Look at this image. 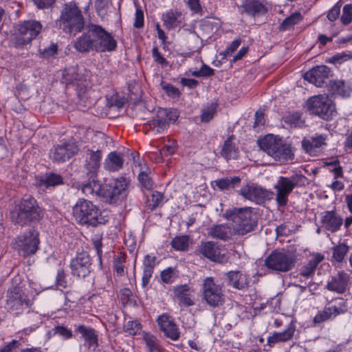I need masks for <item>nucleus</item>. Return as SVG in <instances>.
Here are the masks:
<instances>
[{
	"label": "nucleus",
	"mask_w": 352,
	"mask_h": 352,
	"mask_svg": "<svg viewBox=\"0 0 352 352\" xmlns=\"http://www.w3.org/2000/svg\"><path fill=\"white\" fill-rule=\"evenodd\" d=\"M296 331V326L291 322L287 327L281 332H274L267 338V344L274 346L276 344L285 342L292 339Z\"/></svg>",
	"instance_id": "30"
},
{
	"label": "nucleus",
	"mask_w": 352,
	"mask_h": 352,
	"mask_svg": "<svg viewBox=\"0 0 352 352\" xmlns=\"http://www.w3.org/2000/svg\"><path fill=\"white\" fill-rule=\"evenodd\" d=\"M321 226L332 233L340 230L343 219L336 210H326L320 214Z\"/></svg>",
	"instance_id": "21"
},
{
	"label": "nucleus",
	"mask_w": 352,
	"mask_h": 352,
	"mask_svg": "<svg viewBox=\"0 0 352 352\" xmlns=\"http://www.w3.org/2000/svg\"><path fill=\"white\" fill-rule=\"evenodd\" d=\"M70 268L74 276L85 278L92 270L89 255L85 252L78 254L71 261Z\"/></svg>",
	"instance_id": "16"
},
{
	"label": "nucleus",
	"mask_w": 352,
	"mask_h": 352,
	"mask_svg": "<svg viewBox=\"0 0 352 352\" xmlns=\"http://www.w3.org/2000/svg\"><path fill=\"white\" fill-rule=\"evenodd\" d=\"M123 164L122 155L116 151H111L104 160V168L110 172L118 171L122 168Z\"/></svg>",
	"instance_id": "34"
},
{
	"label": "nucleus",
	"mask_w": 352,
	"mask_h": 352,
	"mask_svg": "<svg viewBox=\"0 0 352 352\" xmlns=\"http://www.w3.org/2000/svg\"><path fill=\"white\" fill-rule=\"evenodd\" d=\"M226 276L227 285L234 289L242 290L249 286L250 280L248 276L241 271H230Z\"/></svg>",
	"instance_id": "27"
},
{
	"label": "nucleus",
	"mask_w": 352,
	"mask_h": 352,
	"mask_svg": "<svg viewBox=\"0 0 352 352\" xmlns=\"http://www.w3.org/2000/svg\"><path fill=\"white\" fill-rule=\"evenodd\" d=\"M148 124L155 133H163L169 127V122L158 111L155 118L148 121Z\"/></svg>",
	"instance_id": "39"
},
{
	"label": "nucleus",
	"mask_w": 352,
	"mask_h": 352,
	"mask_svg": "<svg viewBox=\"0 0 352 352\" xmlns=\"http://www.w3.org/2000/svg\"><path fill=\"white\" fill-rule=\"evenodd\" d=\"M306 107L310 114L317 116L324 120H331L336 115L335 104L326 94L310 97L306 101Z\"/></svg>",
	"instance_id": "9"
},
{
	"label": "nucleus",
	"mask_w": 352,
	"mask_h": 352,
	"mask_svg": "<svg viewBox=\"0 0 352 352\" xmlns=\"http://www.w3.org/2000/svg\"><path fill=\"white\" fill-rule=\"evenodd\" d=\"M79 148L73 140L61 142L50 150V158L56 162H64L77 154Z\"/></svg>",
	"instance_id": "15"
},
{
	"label": "nucleus",
	"mask_w": 352,
	"mask_h": 352,
	"mask_svg": "<svg viewBox=\"0 0 352 352\" xmlns=\"http://www.w3.org/2000/svg\"><path fill=\"white\" fill-rule=\"evenodd\" d=\"M76 331L81 334L88 349L95 352L98 347V335L96 331L91 327L82 324L77 327Z\"/></svg>",
	"instance_id": "26"
},
{
	"label": "nucleus",
	"mask_w": 352,
	"mask_h": 352,
	"mask_svg": "<svg viewBox=\"0 0 352 352\" xmlns=\"http://www.w3.org/2000/svg\"><path fill=\"white\" fill-rule=\"evenodd\" d=\"M126 261V254L120 252L116 258L113 260V268L117 274L122 276L124 273V263Z\"/></svg>",
	"instance_id": "48"
},
{
	"label": "nucleus",
	"mask_w": 352,
	"mask_h": 352,
	"mask_svg": "<svg viewBox=\"0 0 352 352\" xmlns=\"http://www.w3.org/2000/svg\"><path fill=\"white\" fill-rule=\"evenodd\" d=\"M348 311L346 301H342L339 306L325 307L318 312L313 319V327H318L322 322L333 320L337 316L345 314Z\"/></svg>",
	"instance_id": "18"
},
{
	"label": "nucleus",
	"mask_w": 352,
	"mask_h": 352,
	"mask_svg": "<svg viewBox=\"0 0 352 352\" xmlns=\"http://www.w3.org/2000/svg\"><path fill=\"white\" fill-rule=\"evenodd\" d=\"M63 183L62 177L54 173H47L36 179V185L41 188H49L62 184Z\"/></svg>",
	"instance_id": "37"
},
{
	"label": "nucleus",
	"mask_w": 352,
	"mask_h": 352,
	"mask_svg": "<svg viewBox=\"0 0 352 352\" xmlns=\"http://www.w3.org/2000/svg\"><path fill=\"white\" fill-rule=\"evenodd\" d=\"M192 292V290L186 284L177 285L174 289L175 296L177 298L179 303L186 307H189L194 304L191 299Z\"/></svg>",
	"instance_id": "35"
},
{
	"label": "nucleus",
	"mask_w": 352,
	"mask_h": 352,
	"mask_svg": "<svg viewBox=\"0 0 352 352\" xmlns=\"http://www.w3.org/2000/svg\"><path fill=\"white\" fill-rule=\"evenodd\" d=\"M160 114L169 121L175 122L179 118V112L176 109H160Z\"/></svg>",
	"instance_id": "54"
},
{
	"label": "nucleus",
	"mask_w": 352,
	"mask_h": 352,
	"mask_svg": "<svg viewBox=\"0 0 352 352\" xmlns=\"http://www.w3.org/2000/svg\"><path fill=\"white\" fill-rule=\"evenodd\" d=\"M89 182L81 186L83 194L89 197H98L108 204H116L127 196L129 181L124 177H120L109 184L102 185L95 179V176L89 175Z\"/></svg>",
	"instance_id": "2"
},
{
	"label": "nucleus",
	"mask_w": 352,
	"mask_h": 352,
	"mask_svg": "<svg viewBox=\"0 0 352 352\" xmlns=\"http://www.w3.org/2000/svg\"><path fill=\"white\" fill-rule=\"evenodd\" d=\"M92 245L94 246V248L95 249L96 252V254L98 257L100 265H102V238L100 236H96L92 239Z\"/></svg>",
	"instance_id": "58"
},
{
	"label": "nucleus",
	"mask_w": 352,
	"mask_h": 352,
	"mask_svg": "<svg viewBox=\"0 0 352 352\" xmlns=\"http://www.w3.org/2000/svg\"><path fill=\"white\" fill-rule=\"evenodd\" d=\"M241 178L239 177H226L217 179L214 181L216 186L221 190H226L234 188L239 186L241 183Z\"/></svg>",
	"instance_id": "40"
},
{
	"label": "nucleus",
	"mask_w": 352,
	"mask_h": 352,
	"mask_svg": "<svg viewBox=\"0 0 352 352\" xmlns=\"http://www.w3.org/2000/svg\"><path fill=\"white\" fill-rule=\"evenodd\" d=\"M198 252L211 261L221 264L226 263L229 260L228 254L222 253L220 249L212 241L201 243L198 248Z\"/></svg>",
	"instance_id": "20"
},
{
	"label": "nucleus",
	"mask_w": 352,
	"mask_h": 352,
	"mask_svg": "<svg viewBox=\"0 0 352 352\" xmlns=\"http://www.w3.org/2000/svg\"><path fill=\"white\" fill-rule=\"evenodd\" d=\"M239 194L244 198L257 204H263L272 198L273 192L255 184H247L239 190Z\"/></svg>",
	"instance_id": "17"
},
{
	"label": "nucleus",
	"mask_w": 352,
	"mask_h": 352,
	"mask_svg": "<svg viewBox=\"0 0 352 352\" xmlns=\"http://www.w3.org/2000/svg\"><path fill=\"white\" fill-rule=\"evenodd\" d=\"M138 180L144 188L148 190H153L154 183L147 171H141L138 175Z\"/></svg>",
	"instance_id": "49"
},
{
	"label": "nucleus",
	"mask_w": 352,
	"mask_h": 352,
	"mask_svg": "<svg viewBox=\"0 0 352 352\" xmlns=\"http://www.w3.org/2000/svg\"><path fill=\"white\" fill-rule=\"evenodd\" d=\"M222 286L214 283L213 278L207 277L202 283V298L212 307H217L224 302Z\"/></svg>",
	"instance_id": "14"
},
{
	"label": "nucleus",
	"mask_w": 352,
	"mask_h": 352,
	"mask_svg": "<svg viewBox=\"0 0 352 352\" xmlns=\"http://www.w3.org/2000/svg\"><path fill=\"white\" fill-rule=\"evenodd\" d=\"M66 274L64 270H58L56 277V285L59 287L65 289L67 287V280Z\"/></svg>",
	"instance_id": "59"
},
{
	"label": "nucleus",
	"mask_w": 352,
	"mask_h": 352,
	"mask_svg": "<svg viewBox=\"0 0 352 352\" xmlns=\"http://www.w3.org/2000/svg\"><path fill=\"white\" fill-rule=\"evenodd\" d=\"M39 244V232L35 228L25 230L15 239V249L23 257L34 254Z\"/></svg>",
	"instance_id": "13"
},
{
	"label": "nucleus",
	"mask_w": 352,
	"mask_h": 352,
	"mask_svg": "<svg viewBox=\"0 0 352 352\" xmlns=\"http://www.w3.org/2000/svg\"><path fill=\"white\" fill-rule=\"evenodd\" d=\"M307 177L300 174H294L291 177H279L274 186L276 201L278 207H284L288 202V197L295 187L305 185Z\"/></svg>",
	"instance_id": "10"
},
{
	"label": "nucleus",
	"mask_w": 352,
	"mask_h": 352,
	"mask_svg": "<svg viewBox=\"0 0 352 352\" xmlns=\"http://www.w3.org/2000/svg\"><path fill=\"white\" fill-rule=\"evenodd\" d=\"M72 214L76 222L82 226L96 227L104 223L98 206L84 198H79L73 206Z\"/></svg>",
	"instance_id": "5"
},
{
	"label": "nucleus",
	"mask_w": 352,
	"mask_h": 352,
	"mask_svg": "<svg viewBox=\"0 0 352 352\" xmlns=\"http://www.w3.org/2000/svg\"><path fill=\"white\" fill-rule=\"evenodd\" d=\"M44 209L32 196L23 197L11 211L12 221L21 226H28L39 222L44 217Z\"/></svg>",
	"instance_id": "3"
},
{
	"label": "nucleus",
	"mask_w": 352,
	"mask_h": 352,
	"mask_svg": "<svg viewBox=\"0 0 352 352\" xmlns=\"http://www.w3.org/2000/svg\"><path fill=\"white\" fill-rule=\"evenodd\" d=\"M31 305V300L20 286H12L8 289L6 307L12 314L19 316Z\"/></svg>",
	"instance_id": "12"
},
{
	"label": "nucleus",
	"mask_w": 352,
	"mask_h": 352,
	"mask_svg": "<svg viewBox=\"0 0 352 352\" xmlns=\"http://www.w3.org/2000/svg\"><path fill=\"white\" fill-rule=\"evenodd\" d=\"M340 21L345 25L352 22V4H346L343 7Z\"/></svg>",
	"instance_id": "56"
},
{
	"label": "nucleus",
	"mask_w": 352,
	"mask_h": 352,
	"mask_svg": "<svg viewBox=\"0 0 352 352\" xmlns=\"http://www.w3.org/2000/svg\"><path fill=\"white\" fill-rule=\"evenodd\" d=\"M349 250V245L344 242L340 241L332 248L333 258L338 263H342Z\"/></svg>",
	"instance_id": "43"
},
{
	"label": "nucleus",
	"mask_w": 352,
	"mask_h": 352,
	"mask_svg": "<svg viewBox=\"0 0 352 352\" xmlns=\"http://www.w3.org/2000/svg\"><path fill=\"white\" fill-rule=\"evenodd\" d=\"M164 26L168 30L175 29L184 21L182 12L177 10H169L162 16Z\"/></svg>",
	"instance_id": "32"
},
{
	"label": "nucleus",
	"mask_w": 352,
	"mask_h": 352,
	"mask_svg": "<svg viewBox=\"0 0 352 352\" xmlns=\"http://www.w3.org/2000/svg\"><path fill=\"white\" fill-rule=\"evenodd\" d=\"M349 281L350 276L344 272H341L329 279L326 288L338 294H343L346 292Z\"/></svg>",
	"instance_id": "25"
},
{
	"label": "nucleus",
	"mask_w": 352,
	"mask_h": 352,
	"mask_svg": "<svg viewBox=\"0 0 352 352\" xmlns=\"http://www.w3.org/2000/svg\"><path fill=\"white\" fill-rule=\"evenodd\" d=\"M144 12L140 8H137L135 11V18L133 26L136 28H141L144 26Z\"/></svg>",
	"instance_id": "64"
},
{
	"label": "nucleus",
	"mask_w": 352,
	"mask_h": 352,
	"mask_svg": "<svg viewBox=\"0 0 352 352\" xmlns=\"http://www.w3.org/2000/svg\"><path fill=\"white\" fill-rule=\"evenodd\" d=\"M342 3L339 1L329 11L327 19L331 21H334L338 19L340 13Z\"/></svg>",
	"instance_id": "61"
},
{
	"label": "nucleus",
	"mask_w": 352,
	"mask_h": 352,
	"mask_svg": "<svg viewBox=\"0 0 352 352\" xmlns=\"http://www.w3.org/2000/svg\"><path fill=\"white\" fill-rule=\"evenodd\" d=\"M161 86L166 94L172 98H179L181 95L179 89L170 83L162 82Z\"/></svg>",
	"instance_id": "50"
},
{
	"label": "nucleus",
	"mask_w": 352,
	"mask_h": 352,
	"mask_svg": "<svg viewBox=\"0 0 352 352\" xmlns=\"http://www.w3.org/2000/svg\"><path fill=\"white\" fill-rule=\"evenodd\" d=\"M267 269L276 272H287L292 270L296 263V256L289 251H272L265 259Z\"/></svg>",
	"instance_id": "11"
},
{
	"label": "nucleus",
	"mask_w": 352,
	"mask_h": 352,
	"mask_svg": "<svg viewBox=\"0 0 352 352\" xmlns=\"http://www.w3.org/2000/svg\"><path fill=\"white\" fill-rule=\"evenodd\" d=\"M124 331L131 335L138 334L141 329L142 324L137 320L128 321L124 324Z\"/></svg>",
	"instance_id": "53"
},
{
	"label": "nucleus",
	"mask_w": 352,
	"mask_h": 352,
	"mask_svg": "<svg viewBox=\"0 0 352 352\" xmlns=\"http://www.w3.org/2000/svg\"><path fill=\"white\" fill-rule=\"evenodd\" d=\"M58 54V45L56 43L51 42L50 45L44 49H39L38 54L40 58L47 59L54 58Z\"/></svg>",
	"instance_id": "46"
},
{
	"label": "nucleus",
	"mask_w": 352,
	"mask_h": 352,
	"mask_svg": "<svg viewBox=\"0 0 352 352\" xmlns=\"http://www.w3.org/2000/svg\"><path fill=\"white\" fill-rule=\"evenodd\" d=\"M195 77H210L214 75V69L206 64H203L201 69L198 71L192 72Z\"/></svg>",
	"instance_id": "57"
},
{
	"label": "nucleus",
	"mask_w": 352,
	"mask_h": 352,
	"mask_svg": "<svg viewBox=\"0 0 352 352\" xmlns=\"http://www.w3.org/2000/svg\"><path fill=\"white\" fill-rule=\"evenodd\" d=\"M223 215L232 221L233 230L238 235L254 231L258 225V214L251 207L232 208L227 210Z\"/></svg>",
	"instance_id": "4"
},
{
	"label": "nucleus",
	"mask_w": 352,
	"mask_h": 352,
	"mask_svg": "<svg viewBox=\"0 0 352 352\" xmlns=\"http://www.w3.org/2000/svg\"><path fill=\"white\" fill-rule=\"evenodd\" d=\"M327 135L316 134L302 140V147L311 156H318L327 146Z\"/></svg>",
	"instance_id": "19"
},
{
	"label": "nucleus",
	"mask_w": 352,
	"mask_h": 352,
	"mask_svg": "<svg viewBox=\"0 0 352 352\" xmlns=\"http://www.w3.org/2000/svg\"><path fill=\"white\" fill-rule=\"evenodd\" d=\"M85 153V168L88 175H91V177L96 176L100 166L102 157V151L87 148Z\"/></svg>",
	"instance_id": "24"
},
{
	"label": "nucleus",
	"mask_w": 352,
	"mask_h": 352,
	"mask_svg": "<svg viewBox=\"0 0 352 352\" xmlns=\"http://www.w3.org/2000/svg\"><path fill=\"white\" fill-rule=\"evenodd\" d=\"M89 72L85 69L77 66V72L74 79L73 86H76L79 89L78 96L80 98L85 97L89 87L88 78Z\"/></svg>",
	"instance_id": "33"
},
{
	"label": "nucleus",
	"mask_w": 352,
	"mask_h": 352,
	"mask_svg": "<svg viewBox=\"0 0 352 352\" xmlns=\"http://www.w3.org/2000/svg\"><path fill=\"white\" fill-rule=\"evenodd\" d=\"M208 234L213 239L226 241L230 238V228L226 224L214 225L208 229Z\"/></svg>",
	"instance_id": "38"
},
{
	"label": "nucleus",
	"mask_w": 352,
	"mask_h": 352,
	"mask_svg": "<svg viewBox=\"0 0 352 352\" xmlns=\"http://www.w3.org/2000/svg\"><path fill=\"white\" fill-rule=\"evenodd\" d=\"M351 58V56L345 52L338 53L330 58L329 63L340 64Z\"/></svg>",
	"instance_id": "63"
},
{
	"label": "nucleus",
	"mask_w": 352,
	"mask_h": 352,
	"mask_svg": "<svg viewBox=\"0 0 352 352\" xmlns=\"http://www.w3.org/2000/svg\"><path fill=\"white\" fill-rule=\"evenodd\" d=\"M261 150L280 163H285L294 158L291 146L274 135H267L259 142Z\"/></svg>",
	"instance_id": "6"
},
{
	"label": "nucleus",
	"mask_w": 352,
	"mask_h": 352,
	"mask_svg": "<svg viewBox=\"0 0 352 352\" xmlns=\"http://www.w3.org/2000/svg\"><path fill=\"white\" fill-rule=\"evenodd\" d=\"M156 256L146 254L143 261V275L142 278V285L145 287L149 283L150 278L153 273L156 265Z\"/></svg>",
	"instance_id": "36"
},
{
	"label": "nucleus",
	"mask_w": 352,
	"mask_h": 352,
	"mask_svg": "<svg viewBox=\"0 0 352 352\" xmlns=\"http://www.w3.org/2000/svg\"><path fill=\"white\" fill-rule=\"evenodd\" d=\"M158 325L164 336L172 340H177L179 338L180 333L177 326L170 319V317L164 314L160 316L157 320Z\"/></svg>",
	"instance_id": "23"
},
{
	"label": "nucleus",
	"mask_w": 352,
	"mask_h": 352,
	"mask_svg": "<svg viewBox=\"0 0 352 352\" xmlns=\"http://www.w3.org/2000/svg\"><path fill=\"white\" fill-rule=\"evenodd\" d=\"M329 91L332 95L348 98L352 91L351 83L343 80H331L328 84Z\"/></svg>",
	"instance_id": "29"
},
{
	"label": "nucleus",
	"mask_w": 352,
	"mask_h": 352,
	"mask_svg": "<svg viewBox=\"0 0 352 352\" xmlns=\"http://www.w3.org/2000/svg\"><path fill=\"white\" fill-rule=\"evenodd\" d=\"M60 26L63 31L74 34L80 32L85 26L84 16L81 10L74 3L65 4L60 16Z\"/></svg>",
	"instance_id": "7"
},
{
	"label": "nucleus",
	"mask_w": 352,
	"mask_h": 352,
	"mask_svg": "<svg viewBox=\"0 0 352 352\" xmlns=\"http://www.w3.org/2000/svg\"><path fill=\"white\" fill-rule=\"evenodd\" d=\"M52 331H54V335H57L65 340H68L73 336L72 331L70 329L62 325L54 327V328L52 329Z\"/></svg>",
	"instance_id": "55"
},
{
	"label": "nucleus",
	"mask_w": 352,
	"mask_h": 352,
	"mask_svg": "<svg viewBox=\"0 0 352 352\" xmlns=\"http://www.w3.org/2000/svg\"><path fill=\"white\" fill-rule=\"evenodd\" d=\"M241 12L251 16H260L267 12L265 6L258 0H245L239 8Z\"/></svg>",
	"instance_id": "31"
},
{
	"label": "nucleus",
	"mask_w": 352,
	"mask_h": 352,
	"mask_svg": "<svg viewBox=\"0 0 352 352\" xmlns=\"http://www.w3.org/2000/svg\"><path fill=\"white\" fill-rule=\"evenodd\" d=\"M164 195L158 191L152 193L151 198L148 199V206L151 210L157 208L163 199Z\"/></svg>",
	"instance_id": "51"
},
{
	"label": "nucleus",
	"mask_w": 352,
	"mask_h": 352,
	"mask_svg": "<svg viewBox=\"0 0 352 352\" xmlns=\"http://www.w3.org/2000/svg\"><path fill=\"white\" fill-rule=\"evenodd\" d=\"M189 237L187 235H182L175 237L172 241V247L176 250L184 251L188 248Z\"/></svg>",
	"instance_id": "45"
},
{
	"label": "nucleus",
	"mask_w": 352,
	"mask_h": 352,
	"mask_svg": "<svg viewBox=\"0 0 352 352\" xmlns=\"http://www.w3.org/2000/svg\"><path fill=\"white\" fill-rule=\"evenodd\" d=\"M74 47L81 54L109 52L116 49L117 41L101 25L88 23L85 32L76 39Z\"/></svg>",
	"instance_id": "1"
},
{
	"label": "nucleus",
	"mask_w": 352,
	"mask_h": 352,
	"mask_svg": "<svg viewBox=\"0 0 352 352\" xmlns=\"http://www.w3.org/2000/svg\"><path fill=\"white\" fill-rule=\"evenodd\" d=\"M43 25L38 21L28 20L20 23L12 35L10 43L16 49H23L30 44L41 33Z\"/></svg>",
	"instance_id": "8"
},
{
	"label": "nucleus",
	"mask_w": 352,
	"mask_h": 352,
	"mask_svg": "<svg viewBox=\"0 0 352 352\" xmlns=\"http://www.w3.org/2000/svg\"><path fill=\"white\" fill-rule=\"evenodd\" d=\"M190 10L194 13L199 15L203 14V9L199 0H187L186 1Z\"/></svg>",
	"instance_id": "60"
},
{
	"label": "nucleus",
	"mask_w": 352,
	"mask_h": 352,
	"mask_svg": "<svg viewBox=\"0 0 352 352\" xmlns=\"http://www.w3.org/2000/svg\"><path fill=\"white\" fill-rule=\"evenodd\" d=\"M144 341L148 352H162L158 340L154 336L146 334L144 336Z\"/></svg>",
	"instance_id": "47"
},
{
	"label": "nucleus",
	"mask_w": 352,
	"mask_h": 352,
	"mask_svg": "<svg viewBox=\"0 0 352 352\" xmlns=\"http://www.w3.org/2000/svg\"><path fill=\"white\" fill-rule=\"evenodd\" d=\"M77 72V66H71L65 68L62 72L61 82L66 85H73L74 79Z\"/></svg>",
	"instance_id": "44"
},
{
	"label": "nucleus",
	"mask_w": 352,
	"mask_h": 352,
	"mask_svg": "<svg viewBox=\"0 0 352 352\" xmlns=\"http://www.w3.org/2000/svg\"><path fill=\"white\" fill-rule=\"evenodd\" d=\"M234 137L233 135H230L225 141L223 144L221 155L226 160H229L233 154L237 153L238 148L235 144L233 143Z\"/></svg>",
	"instance_id": "41"
},
{
	"label": "nucleus",
	"mask_w": 352,
	"mask_h": 352,
	"mask_svg": "<svg viewBox=\"0 0 352 352\" xmlns=\"http://www.w3.org/2000/svg\"><path fill=\"white\" fill-rule=\"evenodd\" d=\"M302 20V16L300 12H296L286 17L281 23L279 29L282 31L289 30L295 25Z\"/></svg>",
	"instance_id": "42"
},
{
	"label": "nucleus",
	"mask_w": 352,
	"mask_h": 352,
	"mask_svg": "<svg viewBox=\"0 0 352 352\" xmlns=\"http://www.w3.org/2000/svg\"><path fill=\"white\" fill-rule=\"evenodd\" d=\"M217 111V104L212 103L207 109H204L201 116V120L204 122L210 121Z\"/></svg>",
	"instance_id": "52"
},
{
	"label": "nucleus",
	"mask_w": 352,
	"mask_h": 352,
	"mask_svg": "<svg viewBox=\"0 0 352 352\" xmlns=\"http://www.w3.org/2000/svg\"><path fill=\"white\" fill-rule=\"evenodd\" d=\"M330 69L326 65H321L313 67L304 74V79L318 87H321L329 78Z\"/></svg>",
	"instance_id": "22"
},
{
	"label": "nucleus",
	"mask_w": 352,
	"mask_h": 352,
	"mask_svg": "<svg viewBox=\"0 0 352 352\" xmlns=\"http://www.w3.org/2000/svg\"><path fill=\"white\" fill-rule=\"evenodd\" d=\"M324 258V255L320 253L314 254L309 262L301 267L297 278H299L300 281H302V278H309L312 277L315 274L317 266Z\"/></svg>",
	"instance_id": "28"
},
{
	"label": "nucleus",
	"mask_w": 352,
	"mask_h": 352,
	"mask_svg": "<svg viewBox=\"0 0 352 352\" xmlns=\"http://www.w3.org/2000/svg\"><path fill=\"white\" fill-rule=\"evenodd\" d=\"M152 56L155 62L160 64L162 66H166L168 62L166 58L160 53L157 46L152 49Z\"/></svg>",
	"instance_id": "62"
}]
</instances>
